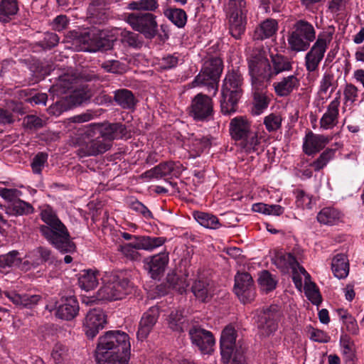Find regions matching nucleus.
Instances as JSON below:
<instances>
[{
	"label": "nucleus",
	"mask_w": 364,
	"mask_h": 364,
	"mask_svg": "<svg viewBox=\"0 0 364 364\" xmlns=\"http://www.w3.org/2000/svg\"><path fill=\"white\" fill-rule=\"evenodd\" d=\"M358 88L352 85L347 84L343 90L345 104L348 105V102L353 104L356 101L358 97Z\"/></svg>",
	"instance_id": "obj_63"
},
{
	"label": "nucleus",
	"mask_w": 364,
	"mask_h": 364,
	"mask_svg": "<svg viewBox=\"0 0 364 364\" xmlns=\"http://www.w3.org/2000/svg\"><path fill=\"white\" fill-rule=\"evenodd\" d=\"M168 255L167 253H159L152 257H147L144 262L146 269L149 270L151 277L156 279L159 274L163 273L168 263Z\"/></svg>",
	"instance_id": "obj_28"
},
{
	"label": "nucleus",
	"mask_w": 364,
	"mask_h": 364,
	"mask_svg": "<svg viewBox=\"0 0 364 364\" xmlns=\"http://www.w3.org/2000/svg\"><path fill=\"white\" fill-rule=\"evenodd\" d=\"M129 335L121 331H110L99 338L95 350L99 364H126L130 355Z\"/></svg>",
	"instance_id": "obj_2"
},
{
	"label": "nucleus",
	"mask_w": 364,
	"mask_h": 364,
	"mask_svg": "<svg viewBox=\"0 0 364 364\" xmlns=\"http://www.w3.org/2000/svg\"><path fill=\"white\" fill-rule=\"evenodd\" d=\"M331 269L338 279L346 278L349 273V264L347 257L343 254L336 255L331 263Z\"/></svg>",
	"instance_id": "obj_36"
},
{
	"label": "nucleus",
	"mask_w": 364,
	"mask_h": 364,
	"mask_svg": "<svg viewBox=\"0 0 364 364\" xmlns=\"http://www.w3.org/2000/svg\"><path fill=\"white\" fill-rule=\"evenodd\" d=\"M315 38L316 31L312 24L306 21L299 20L294 24L292 31L288 36V43L293 51H304Z\"/></svg>",
	"instance_id": "obj_8"
},
{
	"label": "nucleus",
	"mask_w": 364,
	"mask_h": 364,
	"mask_svg": "<svg viewBox=\"0 0 364 364\" xmlns=\"http://www.w3.org/2000/svg\"><path fill=\"white\" fill-rule=\"evenodd\" d=\"M274 263L279 268H290L294 272L298 269L300 273L309 277L305 269L299 265L295 257L291 253H278L275 257Z\"/></svg>",
	"instance_id": "obj_31"
},
{
	"label": "nucleus",
	"mask_w": 364,
	"mask_h": 364,
	"mask_svg": "<svg viewBox=\"0 0 364 364\" xmlns=\"http://www.w3.org/2000/svg\"><path fill=\"white\" fill-rule=\"evenodd\" d=\"M230 133L232 138L239 141L240 146L250 154L259 150L261 136L251 129V123L245 117H236L230 122Z\"/></svg>",
	"instance_id": "obj_5"
},
{
	"label": "nucleus",
	"mask_w": 364,
	"mask_h": 364,
	"mask_svg": "<svg viewBox=\"0 0 364 364\" xmlns=\"http://www.w3.org/2000/svg\"><path fill=\"white\" fill-rule=\"evenodd\" d=\"M270 59L259 63L264 69L266 77H275L277 75L292 70V61L287 57L279 53H271Z\"/></svg>",
	"instance_id": "obj_15"
},
{
	"label": "nucleus",
	"mask_w": 364,
	"mask_h": 364,
	"mask_svg": "<svg viewBox=\"0 0 364 364\" xmlns=\"http://www.w3.org/2000/svg\"><path fill=\"white\" fill-rule=\"evenodd\" d=\"M87 18L90 23L101 24L108 18L105 0H92L87 8Z\"/></svg>",
	"instance_id": "obj_30"
},
{
	"label": "nucleus",
	"mask_w": 364,
	"mask_h": 364,
	"mask_svg": "<svg viewBox=\"0 0 364 364\" xmlns=\"http://www.w3.org/2000/svg\"><path fill=\"white\" fill-rule=\"evenodd\" d=\"M178 61L179 55L178 53L168 54L160 60L159 65L163 70H169L176 67Z\"/></svg>",
	"instance_id": "obj_57"
},
{
	"label": "nucleus",
	"mask_w": 364,
	"mask_h": 364,
	"mask_svg": "<svg viewBox=\"0 0 364 364\" xmlns=\"http://www.w3.org/2000/svg\"><path fill=\"white\" fill-rule=\"evenodd\" d=\"M17 251H11L8 254L0 256V272H4L7 267H18L21 264V259L18 257Z\"/></svg>",
	"instance_id": "obj_45"
},
{
	"label": "nucleus",
	"mask_w": 364,
	"mask_h": 364,
	"mask_svg": "<svg viewBox=\"0 0 364 364\" xmlns=\"http://www.w3.org/2000/svg\"><path fill=\"white\" fill-rule=\"evenodd\" d=\"M28 260H26L22 263V268L29 269L31 265L33 267H36L42 264L48 263L52 264L55 262V257L52 254V251L45 247H38L33 250L28 255Z\"/></svg>",
	"instance_id": "obj_22"
},
{
	"label": "nucleus",
	"mask_w": 364,
	"mask_h": 364,
	"mask_svg": "<svg viewBox=\"0 0 364 364\" xmlns=\"http://www.w3.org/2000/svg\"><path fill=\"white\" fill-rule=\"evenodd\" d=\"M223 71V62L218 58L206 61L198 75L193 81V86L204 87L215 96L218 90V82Z\"/></svg>",
	"instance_id": "obj_7"
},
{
	"label": "nucleus",
	"mask_w": 364,
	"mask_h": 364,
	"mask_svg": "<svg viewBox=\"0 0 364 364\" xmlns=\"http://www.w3.org/2000/svg\"><path fill=\"white\" fill-rule=\"evenodd\" d=\"M341 92L336 93V98L328 105L326 112L320 120L321 127L325 129H331L338 124V107L340 105Z\"/></svg>",
	"instance_id": "obj_29"
},
{
	"label": "nucleus",
	"mask_w": 364,
	"mask_h": 364,
	"mask_svg": "<svg viewBox=\"0 0 364 364\" xmlns=\"http://www.w3.org/2000/svg\"><path fill=\"white\" fill-rule=\"evenodd\" d=\"M210 145V142L209 139L205 136L196 137L192 142L193 149L198 154L209 147Z\"/></svg>",
	"instance_id": "obj_64"
},
{
	"label": "nucleus",
	"mask_w": 364,
	"mask_h": 364,
	"mask_svg": "<svg viewBox=\"0 0 364 364\" xmlns=\"http://www.w3.org/2000/svg\"><path fill=\"white\" fill-rule=\"evenodd\" d=\"M166 241V239L164 237L142 236L141 237H134V241L122 245L121 250L127 257L136 260L139 257L137 250L152 251L162 246Z\"/></svg>",
	"instance_id": "obj_11"
},
{
	"label": "nucleus",
	"mask_w": 364,
	"mask_h": 364,
	"mask_svg": "<svg viewBox=\"0 0 364 364\" xmlns=\"http://www.w3.org/2000/svg\"><path fill=\"white\" fill-rule=\"evenodd\" d=\"M336 149H327L321 154L319 157L313 161L310 166L314 168L315 171H319L323 169L327 164L334 157Z\"/></svg>",
	"instance_id": "obj_50"
},
{
	"label": "nucleus",
	"mask_w": 364,
	"mask_h": 364,
	"mask_svg": "<svg viewBox=\"0 0 364 364\" xmlns=\"http://www.w3.org/2000/svg\"><path fill=\"white\" fill-rule=\"evenodd\" d=\"M255 107L258 113L268 107L269 100L264 92H253Z\"/></svg>",
	"instance_id": "obj_60"
},
{
	"label": "nucleus",
	"mask_w": 364,
	"mask_h": 364,
	"mask_svg": "<svg viewBox=\"0 0 364 364\" xmlns=\"http://www.w3.org/2000/svg\"><path fill=\"white\" fill-rule=\"evenodd\" d=\"M255 322L259 333L263 336H269L277 329V322L281 314L276 305H272L266 309L257 310Z\"/></svg>",
	"instance_id": "obj_12"
},
{
	"label": "nucleus",
	"mask_w": 364,
	"mask_h": 364,
	"mask_svg": "<svg viewBox=\"0 0 364 364\" xmlns=\"http://www.w3.org/2000/svg\"><path fill=\"white\" fill-rule=\"evenodd\" d=\"M259 285L262 291H271L276 288L277 281L267 270L261 272L258 278Z\"/></svg>",
	"instance_id": "obj_48"
},
{
	"label": "nucleus",
	"mask_w": 364,
	"mask_h": 364,
	"mask_svg": "<svg viewBox=\"0 0 364 364\" xmlns=\"http://www.w3.org/2000/svg\"><path fill=\"white\" fill-rule=\"evenodd\" d=\"M332 39L331 32H323L318 36L316 42L305 56V66L308 72L312 73L318 69Z\"/></svg>",
	"instance_id": "obj_10"
},
{
	"label": "nucleus",
	"mask_w": 364,
	"mask_h": 364,
	"mask_svg": "<svg viewBox=\"0 0 364 364\" xmlns=\"http://www.w3.org/2000/svg\"><path fill=\"white\" fill-rule=\"evenodd\" d=\"M168 326L176 332H183L188 327V323L181 311H172L168 316Z\"/></svg>",
	"instance_id": "obj_40"
},
{
	"label": "nucleus",
	"mask_w": 364,
	"mask_h": 364,
	"mask_svg": "<svg viewBox=\"0 0 364 364\" xmlns=\"http://www.w3.org/2000/svg\"><path fill=\"white\" fill-rule=\"evenodd\" d=\"M48 154L43 152L37 154L31 163V167L34 173L39 174L42 171V168L44 167L47 162Z\"/></svg>",
	"instance_id": "obj_58"
},
{
	"label": "nucleus",
	"mask_w": 364,
	"mask_h": 364,
	"mask_svg": "<svg viewBox=\"0 0 364 364\" xmlns=\"http://www.w3.org/2000/svg\"><path fill=\"white\" fill-rule=\"evenodd\" d=\"M159 309L151 307L142 316L136 333L137 338L143 341L147 338L159 318Z\"/></svg>",
	"instance_id": "obj_24"
},
{
	"label": "nucleus",
	"mask_w": 364,
	"mask_h": 364,
	"mask_svg": "<svg viewBox=\"0 0 364 364\" xmlns=\"http://www.w3.org/2000/svg\"><path fill=\"white\" fill-rule=\"evenodd\" d=\"M196 220L202 226L210 229H218L220 227L218 218L210 213L196 211L193 213Z\"/></svg>",
	"instance_id": "obj_39"
},
{
	"label": "nucleus",
	"mask_w": 364,
	"mask_h": 364,
	"mask_svg": "<svg viewBox=\"0 0 364 364\" xmlns=\"http://www.w3.org/2000/svg\"><path fill=\"white\" fill-rule=\"evenodd\" d=\"M191 342L197 346L201 353L210 354L213 351L215 338L210 331L193 326L189 330Z\"/></svg>",
	"instance_id": "obj_18"
},
{
	"label": "nucleus",
	"mask_w": 364,
	"mask_h": 364,
	"mask_svg": "<svg viewBox=\"0 0 364 364\" xmlns=\"http://www.w3.org/2000/svg\"><path fill=\"white\" fill-rule=\"evenodd\" d=\"M102 68L106 72L112 73H122L124 70V65L117 60H109L101 64Z\"/></svg>",
	"instance_id": "obj_55"
},
{
	"label": "nucleus",
	"mask_w": 364,
	"mask_h": 364,
	"mask_svg": "<svg viewBox=\"0 0 364 364\" xmlns=\"http://www.w3.org/2000/svg\"><path fill=\"white\" fill-rule=\"evenodd\" d=\"M68 355L67 348L60 343H57L53 348L51 356L55 363H61Z\"/></svg>",
	"instance_id": "obj_59"
},
{
	"label": "nucleus",
	"mask_w": 364,
	"mask_h": 364,
	"mask_svg": "<svg viewBox=\"0 0 364 364\" xmlns=\"http://www.w3.org/2000/svg\"><path fill=\"white\" fill-rule=\"evenodd\" d=\"M130 281L124 271L106 273L103 285L97 292V299L101 301L122 299L128 294Z\"/></svg>",
	"instance_id": "obj_6"
},
{
	"label": "nucleus",
	"mask_w": 364,
	"mask_h": 364,
	"mask_svg": "<svg viewBox=\"0 0 364 364\" xmlns=\"http://www.w3.org/2000/svg\"><path fill=\"white\" fill-rule=\"evenodd\" d=\"M23 124L25 128L30 130H37L46 124L44 120L36 115L31 114L24 117Z\"/></svg>",
	"instance_id": "obj_53"
},
{
	"label": "nucleus",
	"mask_w": 364,
	"mask_h": 364,
	"mask_svg": "<svg viewBox=\"0 0 364 364\" xmlns=\"http://www.w3.org/2000/svg\"><path fill=\"white\" fill-rule=\"evenodd\" d=\"M159 6L157 0H136L129 2L127 9L132 11L152 13L156 11Z\"/></svg>",
	"instance_id": "obj_41"
},
{
	"label": "nucleus",
	"mask_w": 364,
	"mask_h": 364,
	"mask_svg": "<svg viewBox=\"0 0 364 364\" xmlns=\"http://www.w3.org/2000/svg\"><path fill=\"white\" fill-rule=\"evenodd\" d=\"M275 94L280 97L290 95L297 90L300 86V80L296 75H289L283 77L272 85Z\"/></svg>",
	"instance_id": "obj_23"
},
{
	"label": "nucleus",
	"mask_w": 364,
	"mask_h": 364,
	"mask_svg": "<svg viewBox=\"0 0 364 364\" xmlns=\"http://www.w3.org/2000/svg\"><path fill=\"white\" fill-rule=\"evenodd\" d=\"M41 299V296L37 294H23L21 296H18L14 300V302L20 303L23 306L31 309L36 305Z\"/></svg>",
	"instance_id": "obj_54"
},
{
	"label": "nucleus",
	"mask_w": 364,
	"mask_h": 364,
	"mask_svg": "<svg viewBox=\"0 0 364 364\" xmlns=\"http://www.w3.org/2000/svg\"><path fill=\"white\" fill-rule=\"evenodd\" d=\"M236 332L232 326H226L221 333L220 350L224 363H228L232 358L235 346Z\"/></svg>",
	"instance_id": "obj_21"
},
{
	"label": "nucleus",
	"mask_w": 364,
	"mask_h": 364,
	"mask_svg": "<svg viewBox=\"0 0 364 364\" xmlns=\"http://www.w3.org/2000/svg\"><path fill=\"white\" fill-rule=\"evenodd\" d=\"M17 11L16 0H2L0 3V21H7V18L16 14Z\"/></svg>",
	"instance_id": "obj_47"
},
{
	"label": "nucleus",
	"mask_w": 364,
	"mask_h": 364,
	"mask_svg": "<svg viewBox=\"0 0 364 364\" xmlns=\"http://www.w3.org/2000/svg\"><path fill=\"white\" fill-rule=\"evenodd\" d=\"M243 77L239 70L228 72L222 86L221 112L230 114L236 111L237 105L242 94Z\"/></svg>",
	"instance_id": "obj_4"
},
{
	"label": "nucleus",
	"mask_w": 364,
	"mask_h": 364,
	"mask_svg": "<svg viewBox=\"0 0 364 364\" xmlns=\"http://www.w3.org/2000/svg\"><path fill=\"white\" fill-rule=\"evenodd\" d=\"M330 140L329 137L324 135L309 132L305 137L303 150L309 156L314 155L323 149Z\"/></svg>",
	"instance_id": "obj_27"
},
{
	"label": "nucleus",
	"mask_w": 364,
	"mask_h": 364,
	"mask_svg": "<svg viewBox=\"0 0 364 364\" xmlns=\"http://www.w3.org/2000/svg\"><path fill=\"white\" fill-rule=\"evenodd\" d=\"M341 343L346 364H354L355 355L353 343L346 336L341 337Z\"/></svg>",
	"instance_id": "obj_51"
},
{
	"label": "nucleus",
	"mask_w": 364,
	"mask_h": 364,
	"mask_svg": "<svg viewBox=\"0 0 364 364\" xmlns=\"http://www.w3.org/2000/svg\"><path fill=\"white\" fill-rule=\"evenodd\" d=\"M187 274L185 277H179L176 274H168L166 280L169 287L180 294L186 291L189 283L186 280Z\"/></svg>",
	"instance_id": "obj_44"
},
{
	"label": "nucleus",
	"mask_w": 364,
	"mask_h": 364,
	"mask_svg": "<svg viewBox=\"0 0 364 364\" xmlns=\"http://www.w3.org/2000/svg\"><path fill=\"white\" fill-rule=\"evenodd\" d=\"M213 112L211 97L202 93L198 94L192 100L191 114L196 120H209Z\"/></svg>",
	"instance_id": "obj_17"
},
{
	"label": "nucleus",
	"mask_w": 364,
	"mask_h": 364,
	"mask_svg": "<svg viewBox=\"0 0 364 364\" xmlns=\"http://www.w3.org/2000/svg\"><path fill=\"white\" fill-rule=\"evenodd\" d=\"M41 218L45 224L39 226V231L50 245L62 253H70L75 250V245L71 240L66 226L50 206L47 205L41 211Z\"/></svg>",
	"instance_id": "obj_3"
},
{
	"label": "nucleus",
	"mask_w": 364,
	"mask_h": 364,
	"mask_svg": "<svg viewBox=\"0 0 364 364\" xmlns=\"http://www.w3.org/2000/svg\"><path fill=\"white\" fill-rule=\"evenodd\" d=\"M0 196L6 200L14 203L22 196L21 191L16 188H1Z\"/></svg>",
	"instance_id": "obj_62"
},
{
	"label": "nucleus",
	"mask_w": 364,
	"mask_h": 364,
	"mask_svg": "<svg viewBox=\"0 0 364 364\" xmlns=\"http://www.w3.org/2000/svg\"><path fill=\"white\" fill-rule=\"evenodd\" d=\"M77 82V77L76 75L69 73L64 74L60 75L56 83L51 86L50 92L61 99L63 95H67L76 87Z\"/></svg>",
	"instance_id": "obj_25"
},
{
	"label": "nucleus",
	"mask_w": 364,
	"mask_h": 364,
	"mask_svg": "<svg viewBox=\"0 0 364 364\" xmlns=\"http://www.w3.org/2000/svg\"><path fill=\"white\" fill-rule=\"evenodd\" d=\"M106 323V316L100 309L89 311L85 318L83 330L89 338H93Z\"/></svg>",
	"instance_id": "obj_19"
},
{
	"label": "nucleus",
	"mask_w": 364,
	"mask_h": 364,
	"mask_svg": "<svg viewBox=\"0 0 364 364\" xmlns=\"http://www.w3.org/2000/svg\"><path fill=\"white\" fill-rule=\"evenodd\" d=\"M62 303L57 308L55 316L61 319L70 321L78 314L79 304L75 296L62 298Z\"/></svg>",
	"instance_id": "obj_26"
},
{
	"label": "nucleus",
	"mask_w": 364,
	"mask_h": 364,
	"mask_svg": "<svg viewBox=\"0 0 364 364\" xmlns=\"http://www.w3.org/2000/svg\"><path fill=\"white\" fill-rule=\"evenodd\" d=\"M234 291L243 304L252 302L256 296V289L252 276L248 272H237L235 276Z\"/></svg>",
	"instance_id": "obj_14"
},
{
	"label": "nucleus",
	"mask_w": 364,
	"mask_h": 364,
	"mask_svg": "<svg viewBox=\"0 0 364 364\" xmlns=\"http://www.w3.org/2000/svg\"><path fill=\"white\" fill-rule=\"evenodd\" d=\"M305 294L313 304L318 306L321 303V296L314 283L306 285Z\"/></svg>",
	"instance_id": "obj_56"
},
{
	"label": "nucleus",
	"mask_w": 364,
	"mask_h": 364,
	"mask_svg": "<svg viewBox=\"0 0 364 364\" xmlns=\"http://www.w3.org/2000/svg\"><path fill=\"white\" fill-rule=\"evenodd\" d=\"M229 15L230 33L235 38H240L244 33L245 25L241 11H227Z\"/></svg>",
	"instance_id": "obj_38"
},
{
	"label": "nucleus",
	"mask_w": 364,
	"mask_h": 364,
	"mask_svg": "<svg viewBox=\"0 0 364 364\" xmlns=\"http://www.w3.org/2000/svg\"><path fill=\"white\" fill-rule=\"evenodd\" d=\"M121 41L122 43L134 48H141L143 45V39L139 33H136L126 29L122 31L120 33Z\"/></svg>",
	"instance_id": "obj_42"
},
{
	"label": "nucleus",
	"mask_w": 364,
	"mask_h": 364,
	"mask_svg": "<svg viewBox=\"0 0 364 364\" xmlns=\"http://www.w3.org/2000/svg\"><path fill=\"white\" fill-rule=\"evenodd\" d=\"M156 16L149 12H134L125 15V21L146 39H153L158 33Z\"/></svg>",
	"instance_id": "obj_9"
},
{
	"label": "nucleus",
	"mask_w": 364,
	"mask_h": 364,
	"mask_svg": "<svg viewBox=\"0 0 364 364\" xmlns=\"http://www.w3.org/2000/svg\"><path fill=\"white\" fill-rule=\"evenodd\" d=\"M129 208L136 213L141 214L145 218H151V212L140 201L137 200H133L129 203Z\"/></svg>",
	"instance_id": "obj_61"
},
{
	"label": "nucleus",
	"mask_w": 364,
	"mask_h": 364,
	"mask_svg": "<svg viewBox=\"0 0 364 364\" xmlns=\"http://www.w3.org/2000/svg\"><path fill=\"white\" fill-rule=\"evenodd\" d=\"M277 30V22L274 19L268 18L264 21L255 31V40H264L272 36Z\"/></svg>",
	"instance_id": "obj_37"
},
{
	"label": "nucleus",
	"mask_w": 364,
	"mask_h": 364,
	"mask_svg": "<svg viewBox=\"0 0 364 364\" xmlns=\"http://www.w3.org/2000/svg\"><path fill=\"white\" fill-rule=\"evenodd\" d=\"M114 100L122 109H132L137 100L132 92L127 89L117 90L114 92Z\"/></svg>",
	"instance_id": "obj_33"
},
{
	"label": "nucleus",
	"mask_w": 364,
	"mask_h": 364,
	"mask_svg": "<svg viewBox=\"0 0 364 364\" xmlns=\"http://www.w3.org/2000/svg\"><path fill=\"white\" fill-rule=\"evenodd\" d=\"M90 97V92L83 87H75L70 93L56 102L49 107L50 112L59 115L62 112L70 109L73 106L81 105Z\"/></svg>",
	"instance_id": "obj_13"
},
{
	"label": "nucleus",
	"mask_w": 364,
	"mask_h": 364,
	"mask_svg": "<svg viewBox=\"0 0 364 364\" xmlns=\"http://www.w3.org/2000/svg\"><path fill=\"white\" fill-rule=\"evenodd\" d=\"M191 290L196 297L201 301H206L211 294L209 284L201 279H198L194 282Z\"/></svg>",
	"instance_id": "obj_43"
},
{
	"label": "nucleus",
	"mask_w": 364,
	"mask_h": 364,
	"mask_svg": "<svg viewBox=\"0 0 364 364\" xmlns=\"http://www.w3.org/2000/svg\"><path fill=\"white\" fill-rule=\"evenodd\" d=\"M128 134L127 127L121 123L98 126L87 132L77 151L80 157L102 154L112 146V141L122 139Z\"/></svg>",
	"instance_id": "obj_1"
},
{
	"label": "nucleus",
	"mask_w": 364,
	"mask_h": 364,
	"mask_svg": "<svg viewBox=\"0 0 364 364\" xmlns=\"http://www.w3.org/2000/svg\"><path fill=\"white\" fill-rule=\"evenodd\" d=\"M181 173V165L173 161L161 163L154 168L146 171L144 175L149 178L178 177Z\"/></svg>",
	"instance_id": "obj_20"
},
{
	"label": "nucleus",
	"mask_w": 364,
	"mask_h": 364,
	"mask_svg": "<svg viewBox=\"0 0 364 364\" xmlns=\"http://www.w3.org/2000/svg\"><path fill=\"white\" fill-rule=\"evenodd\" d=\"M250 67L253 92H264L263 91L267 87V82L273 79V77H266L264 69L260 64L256 68H252V65H250Z\"/></svg>",
	"instance_id": "obj_32"
},
{
	"label": "nucleus",
	"mask_w": 364,
	"mask_h": 364,
	"mask_svg": "<svg viewBox=\"0 0 364 364\" xmlns=\"http://www.w3.org/2000/svg\"><path fill=\"white\" fill-rule=\"evenodd\" d=\"M99 272L95 269H85L82 271L78 284L82 289L90 291L95 288L99 283Z\"/></svg>",
	"instance_id": "obj_34"
},
{
	"label": "nucleus",
	"mask_w": 364,
	"mask_h": 364,
	"mask_svg": "<svg viewBox=\"0 0 364 364\" xmlns=\"http://www.w3.org/2000/svg\"><path fill=\"white\" fill-rule=\"evenodd\" d=\"M282 119L280 114L271 113L264 119V124L267 130L269 132H276L282 126Z\"/></svg>",
	"instance_id": "obj_52"
},
{
	"label": "nucleus",
	"mask_w": 364,
	"mask_h": 364,
	"mask_svg": "<svg viewBox=\"0 0 364 364\" xmlns=\"http://www.w3.org/2000/svg\"><path fill=\"white\" fill-rule=\"evenodd\" d=\"M341 212L331 207L322 208L317 215V220L319 223L326 225H334L341 220Z\"/></svg>",
	"instance_id": "obj_35"
},
{
	"label": "nucleus",
	"mask_w": 364,
	"mask_h": 364,
	"mask_svg": "<svg viewBox=\"0 0 364 364\" xmlns=\"http://www.w3.org/2000/svg\"><path fill=\"white\" fill-rule=\"evenodd\" d=\"M11 211L14 215H27L34 212V208L31 203L19 198L12 203Z\"/></svg>",
	"instance_id": "obj_49"
},
{
	"label": "nucleus",
	"mask_w": 364,
	"mask_h": 364,
	"mask_svg": "<svg viewBox=\"0 0 364 364\" xmlns=\"http://www.w3.org/2000/svg\"><path fill=\"white\" fill-rule=\"evenodd\" d=\"M74 43L79 44L80 50H86L92 46L103 47L105 45L102 40L105 37L104 33L97 28L85 29L82 31H75L73 34Z\"/></svg>",
	"instance_id": "obj_16"
},
{
	"label": "nucleus",
	"mask_w": 364,
	"mask_h": 364,
	"mask_svg": "<svg viewBox=\"0 0 364 364\" xmlns=\"http://www.w3.org/2000/svg\"><path fill=\"white\" fill-rule=\"evenodd\" d=\"M165 16L178 28L185 26L187 21L186 12L181 9H169L164 11Z\"/></svg>",
	"instance_id": "obj_46"
}]
</instances>
